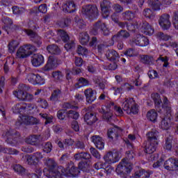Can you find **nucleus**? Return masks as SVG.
<instances>
[{"instance_id": "obj_21", "label": "nucleus", "mask_w": 178, "mask_h": 178, "mask_svg": "<svg viewBox=\"0 0 178 178\" xmlns=\"http://www.w3.org/2000/svg\"><path fill=\"white\" fill-rule=\"evenodd\" d=\"M63 10L65 13H73L76 11L74 1L69 0L63 4Z\"/></svg>"}, {"instance_id": "obj_4", "label": "nucleus", "mask_w": 178, "mask_h": 178, "mask_svg": "<svg viewBox=\"0 0 178 178\" xmlns=\"http://www.w3.org/2000/svg\"><path fill=\"white\" fill-rule=\"evenodd\" d=\"M131 169H133V164L127 161L126 159H123L117 166L115 172L119 176H122L130 173Z\"/></svg>"}, {"instance_id": "obj_23", "label": "nucleus", "mask_w": 178, "mask_h": 178, "mask_svg": "<svg viewBox=\"0 0 178 178\" xmlns=\"http://www.w3.org/2000/svg\"><path fill=\"white\" fill-rule=\"evenodd\" d=\"M105 56H106L107 59L111 62H115L120 58L119 53L116 51L115 49H108L106 51Z\"/></svg>"}, {"instance_id": "obj_60", "label": "nucleus", "mask_w": 178, "mask_h": 178, "mask_svg": "<svg viewBox=\"0 0 178 178\" xmlns=\"http://www.w3.org/2000/svg\"><path fill=\"white\" fill-rule=\"evenodd\" d=\"M43 151L46 154H49L52 151V143L51 142L46 143L43 146Z\"/></svg>"}, {"instance_id": "obj_3", "label": "nucleus", "mask_w": 178, "mask_h": 178, "mask_svg": "<svg viewBox=\"0 0 178 178\" xmlns=\"http://www.w3.org/2000/svg\"><path fill=\"white\" fill-rule=\"evenodd\" d=\"M19 134L15 129H10L3 134V137L5 138L6 142L12 147L17 144V138H19Z\"/></svg>"}, {"instance_id": "obj_24", "label": "nucleus", "mask_w": 178, "mask_h": 178, "mask_svg": "<svg viewBox=\"0 0 178 178\" xmlns=\"http://www.w3.org/2000/svg\"><path fill=\"white\" fill-rule=\"evenodd\" d=\"M98 120V118H97V115L94 113H86L84 115V121L89 126H92L95 122Z\"/></svg>"}, {"instance_id": "obj_30", "label": "nucleus", "mask_w": 178, "mask_h": 178, "mask_svg": "<svg viewBox=\"0 0 178 178\" xmlns=\"http://www.w3.org/2000/svg\"><path fill=\"white\" fill-rule=\"evenodd\" d=\"M76 80L77 83L74 85L76 89L81 88L82 87H88V86H90V81L84 77H80Z\"/></svg>"}, {"instance_id": "obj_27", "label": "nucleus", "mask_w": 178, "mask_h": 178, "mask_svg": "<svg viewBox=\"0 0 178 178\" xmlns=\"http://www.w3.org/2000/svg\"><path fill=\"white\" fill-rule=\"evenodd\" d=\"M92 141L94 143L95 147L98 148V149H104L105 147V143L99 136H92Z\"/></svg>"}, {"instance_id": "obj_37", "label": "nucleus", "mask_w": 178, "mask_h": 178, "mask_svg": "<svg viewBox=\"0 0 178 178\" xmlns=\"http://www.w3.org/2000/svg\"><path fill=\"white\" fill-rule=\"evenodd\" d=\"M147 118L148 120H150V122H154V123H155L158 119V113H156L155 109H151L147 113Z\"/></svg>"}, {"instance_id": "obj_49", "label": "nucleus", "mask_w": 178, "mask_h": 178, "mask_svg": "<svg viewBox=\"0 0 178 178\" xmlns=\"http://www.w3.org/2000/svg\"><path fill=\"white\" fill-rule=\"evenodd\" d=\"M116 131V129H109L107 132V136L111 141H113V138H118L119 137V135L117 133H115Z\"/></svg>"}, {"instance_id": "obj_1", "label": "nucleus", "mask_w": 178, "mask_h": 178, "mask_svg": "<svg viewBox=\"0 0 178 178\" xmlns=\"http://www.w3.org/2000/svg\"><path fill=\"white\" fill-rule=\"evenodd\" d=\"M45 165L48 168L49 172L45 173V170L43 172L48 178H60L62 175L68 177H76V176L80 175V170L74 166L73 161H70L66 168L62 167V165L58 166L56 162L51 159L46 161Z\"/></svg>"}, {"instance_id": "obj_39", "label": "nucleus", "mask_w": 178, "mask_h": 178, "mask_svg": "<svg viewBox=\"0 0 178 178\" xmlns=\"http://www.w3.org/2000/svg\"><path fill=\"white\" fill-rule=\"evenodd\" d=\"M152 99L154 102V105L156 108H159L162 106V99H161V96L158 93H152Z\"/></svg>"}, {"instance_id": "obj_8", "label": "nucleus", "mask_w": 178, "mask_h": 178, "mask_svg": "<svg viewBox=\"0 0 178 178\" xmlns=\"http://www.w3.org/2000/svg\"><path fill=\"white\" fill-rule=\"evenodd\" d=\"M26 163L28 165L36 166L38 164V162L42 159V154L40 152H35L31 155L25 156Z\"/></svg>"}, {"instance_id": "obj_50", "label": "nucleus", "mask_w": 178, "mask_h": 178, "mask_svg": "<svg viewBox=\"0 0 178 178\" xmlns=\"http://www.w3.org/2000/svg\"><path fill=\"white\" fill-rule=\"evenodd\" d=\"M13 169L15 172L18 173V175H21L22 176L26 173V169H24V168H23V166H22L20 164L14 165Z\"/></svg>"}, {"instance_id": "obj_35", "label": "nucleus", "mask_w": 178, "mask_h": 178, "mask_svg": "<svg viewBox=\"0 0 178 178\" xmlns=\"http://www.w3.org/2000/svg\"><path fill=\"white\" fill-rule=\"evenodd\" d=\"M16 55L18 58H22V59L29 56V54L27 51L26 49L24 47V45L18 49Z\"/></svg>"}, {"instance_id": "obj_52", "label": "nucleus", "mask_w": 178, "mask_h": 178, "mask_svg": "<svg viewBox=\"0 0 178 178\" xmlns=\"http://www.w3.org/2000/svg\"><path fill=\"white\" fill-rule=\"evenodd\" d=\"M13 15H22L26 12V9L23 7H18L17 6H14L12 8Z\"/></svg>"}, {"instance_id": "obj_28", "label": "nucleus", "mask_w": 178, "mask_h": 178, "mask_svg": "<svg viewBox=\"0 0 178 178\" xmlns=\"http://www.w3.org/2000/svg\"><path fill=\"white\" fill-rule=\"evenodd\" d=\"M140 62L141 63H143V65H147L148 66H151V65L155 64V60L154 59V57L149 55H141Z\"/></svg>"}, {"instance_id": "obj_13", "label": "nucleus", "mask_w": 178, "mask_h": 178, "mask_svg": "<svg viewBox=\"0 0 178 178\" xmlns=\"http://www.w3.org/2000/svg\"><path fill=\"white\" fill-rule=\"evenodd\" d=\"M24 33L29 36V38L34 44L37 45V47H41V44H42V41H41V37L37 34V33L34 32L31 29H24Z\"/></svg>"}, {"instance_id": "obj_2", "label": "nucleus", "mask_w": 178, "mask_h": 178, "mask_svg": "<svg viewBox=\"0 0 178 178\" xmlns=\"http://www.w3.org/2000/svg\"><path fill=\"white\" fill-rule=\"evenodd\" d=\"M162 108L165 111L166 117H165L161 122V127L163 130H169L172 126V106L168 99V97H164L162 104Z\"/></svg>"}, {"instance_id": "obj_43", "label": "nucleus", "mask_w": 178, "mask_h": 178, "mask_svg": "<svg viewBox=\"0 0 178 178\" xmlns=\"http://www.w3.org/2000/svg\"><path fill=\"white\" fill-rule=\"evenodd\" d=\"M58 37H60L61 38V40L63 41V42H67L70 40V37L69 35L67 34V33H66V31L60 29L58 31Z\"/></svg>"}, {"instance_id": "obj_20", "label": "nucleus", "mask_w": 178, "mask_h": 178, "mask_svg": "<svg viewBox=\"0 0 178 178\" xmlns=\"http://www.w3.org/2000/svg\"><path fill=\"white\" fill-rule=\"evenodd\" d=\"M84 95L86 98V102L88 104H92V102L97 99V94L91 88L85 90Z\"/></svg>"}, {"instance_id": "obj_22", "label": "nucleus", "mask_w": 178, "mask_h": 178, "mask_svg": "<svg viewBox=\"0 0 178 178\" xmlns=\"http://www.w3.org/2000/svg\"><path fill=\"white\" fill-rule=\"evenodd\" d=\"M31 63L35 67H38L44 64V56L40 54H35L31 57Z\"/></svg>"}, {"instance_id": "obj_46", "label": "nucleus", "mask_w": 178, "mask_h": 178, "mask_svg": "<svg viewBox=\"0 0 178 178\" xmlns=\"http://www.w3.org/2000/svg\"><path fill=\"white\" fill-rule=\"evenodd\" d=\"M136 140V136L133 134H129L128 136V139L125 140V144H127V147L129 149H133L134 148V146L131 144V141H134Z\"/></svg>"}, {"instance_id": "obj_10", "label": "nucleus", "mask_w": 178, "mask_h": 178, "mask_svg": "<svg viewBox=\"0 0 178 178\" xmlns=\"http://www.w3.org/2000/svg\"><path fill=\"white\" fill-rule=\"evenodd\" d=\"M130 37V33L126 30H120L115 35L111 37V45L115 44V41H120L123 40H127Z\"/></svg>"}, {"instance_id": "obj_5", "label": "nucleus", "mask_w": 178, "mask_h": 178, "mask_svg": "<svg viewBox=\"0 0 178 178\" xmlns=\"http://www.w3.org/2000/svg\"><path fill=\"white\" fill-rule=\"evenodd\" d=\"M100 30L102 31V34L103 35H109L111 32L109 31V29L106 26V24L102 20H98L94 25L93 29L92 30V34L97 35L98 34V31Z\"/></svg>"}, {"instance_id": "obj_55", "label": "nucleus", "mask_w": 178, "mask_h": 178, "mask_svg": "<svg viewBox=\"0 0 178 178\" xmlns=\"http://www.w3.org/2000/svg\"><path fill=\"white\" fill-rule=\"evenodd\" d=\"M173 140V138L172 136L167 137L165 139V143L164 145L165 149H168V151H170L172 149V141Z\"/></svg>"}, {"instance_id": "obj_62", "label": "nucleus", "mask_w": 178, "mask_h": 178, "mask_svg": "<svg viewBox=\"0 0 178 178\" xmlns=\"http://www.w3.org/2000/svg\"><path fill=\"white\" fill-rule=\"evenodd\" d=\"M77 54L79 55H87L88 50L86 47L79 45L78 46Z\"/></svg>"}, {"instance_id": "obj_63", "label": "nucleus", "mask_w": 178, "mask_h": 178, "mask_svg": "<svg viewBox=\"0 0 178 178\" xmlns=\"http://www.w3.org/2000/svg\"><path fill=\"white\" fill-rule=\"evenodd\" d=\"M76 47V43H74V41L70 40L67 42V44H65V48L67 51H69L70 49H73Z\"/></svg>"}, {"instance_id": "obj_61", "label": "nucleus", "mask_w": 178, "mask_h": 178, "mask_svg": "<svg viewBox=\"0 0 178 178\" xmlns=\"http://www.w3.org/2000/svg\"><path fill=\"white\" fill-rule=\"evenodd\" d=\"M157 36L159 37V40H161L162 41H169V40H170V36L162 32L158 33Z\"/></svg>"}, {"instance_id": "obj_45", "label": "nucleus", "mask_w": 178, "mask_h": 178, "mask_svg": "<svg viewBox=\"0 0 178 178\" xmlns=\"http://www.w3.org/2000/svg\"><path fill=\"white\" fill-rule=\"evenodd\" d=\"M51 76L56 81H63V73L59 70L53 72Z\"/></svg>"}, {"instance_id": "obj_53", "label": "nucleus", "mask_w": 178, "mask_h": 178, "mask_svg": "<svg viewBox=\"0 0 178 178\" xmlns=\"http://www.w3.org/2000/svg\"><path fill=\"white\" fill-rule=\"evenodd\" d=\"M66 115H67V118H70L71 119H74L76 120V119H79V116H80V114L77 111H68L66 113Z\"/></svg>"}, {"instance_id": "obj_58", "label": "nucleus", "mask_w": 178, "mask_h": 178, "mask_svg": "<svg viewBox=\"0 0 178 178\" xmlns=\"http://www.w3.org/2000/svg\"><path fill=\"white\" fill-rule=\"evenodd\" d=\"M36 79H37V74H35L31 73L27 75V80L31 84L35 85Z\"/></svg>"}, {"instance_id": "obj_12", "label": "nucleus", "mask_w": 178, "mask_h": 178, "mask_svg": "<svg viewBox=\"0 0 178 178\" xmlns=\"http://www.w3.org/2000/svg\"><path fill=\"white\" fill-rule=\"evenodd\" d=\"M100 8L102 9V16L104 19L109 17L111 10H112V3L108 0H104L100 3Z\"/></svg>"}, {"instance_id": "obj_19", "label": "nucleus", "mask_w": 178, "mask_h": 178, "mask_svg": "<svg viewBox=\"0 0 178 178\" xmlns=\"http://www.w3.org/2000/svg\"><path fill=\"white\" fill-rule=\"evenodd\" d=\"M138 29L142 33H144V34H147V35H152V33H154V29H152V26H151L147 22L140 23Z\"/></svg>"}, {"instance_id": "obj_54", "label": "nucleus", "mask_w": 178, "mask_h": 178, "mask_svg": "<svg viewBox=\"0 0 178 178\" xmlns=\"http://www.w3.org/2000/svg\"><path fill=\"white\" fill-rule=\"evenodd\" d=\"M13 95L20 99L21 101H24V98H26V92H22L21 90H15L13 91Z\"/></svg>"}, {"instance_id": "obj_7", "label": "nucleus", "mask_w": 178, "mask_h": 178, "mask_svg": "<svg viewBox=\"0 0 178 178\" xmlns=\"http://www.w3.org/2000/svg\"><path fill=\"white\" fill-rule=\"evenodd\" d=\"M132 45H137L138 47H147L149 44L148 38L141 34L136 35L131 40Z\"/></svg>"}, {"instance_id": "obj_56", "label": "nucleus", "mask_w": 178, "mask_h": 178, "mask_svg": "<svg viewBox=\"0 0 178 178\" xmlns=\"http://www.w3.org/2000/svg\"><path fill=\"white\" fill-rule=\"evenodd\" d=\"M24 48L26 49V51L28 52V54H29V56L30 55L33 54V52H35V51H37V47H35L34 45L33 44H25L24 45Z\"/></svg>"}, {"instance_id": "obj_64", "label": "nucleus", "mask_w": 178, "mask_h": 178, "mask_svg": "<svg viewBox=\"0 0 178 178\" xmlns=\"http://www.w3.org/2000/svg\"><path fill=\"white\" fill-rule=\"evenodd\" d=\"M149 79H158L159 77V75L158 74V72L154 70H151L147 73Z\"/></svg>"}, {"instance_id": "obj_44", "label": "nucleus", "mask_w": 178, "mask_h": 178, "mask_svg": "<svg viewBox=\"0 0 178 178\" xmlns=\"http://www.w3.org/2000/svg\"><path fill=\"white\" fill-rule=\"evenodd\" d=\"M58 37H60L61 38V40L63 41V42H67L70 40V37L69 35L67 34V33H66V31L60 29L58 31Z\"/></svg>"}, {"instance_id": "obj_14", "label": "nucleus", "mask_w": 178, "mask_h": 178, "mask_svg": "<svg viewBox=\"0 0 178 178\" xmlns=\"http://www.w3.org/2000/svg\"><path fill=\"white\" fill-rule=\"evenodd\" d=\"M165 169L167 170H178V159L170 158L163 165Z\"/></svg>"}, {"instance_id": "obj_59", "label": "nucleus", "mask_w": 178, "mask_h": 178, "mask_svg": "<svg viewBox=\"0 0 178 178\" xmlns=\"http://www.w3.org/2000/svg\"><path fill=\"white\" fill-rule=\"evenodd\" d=\"M90 152L94 156V158H96V159H101V154H99V152L97 150V149L94 147L90 148Z\"/></svg>"}, {"instance_id": "obj_51", "label": "nucleus", "mask_w": 178, "mask_h": 178, "mask_svg": "<svg viewBox=\"0 0 178 178\" xmlns=\"http://www.w3.org/2000/svg\"><path fill=\"white\" fill-rule=\"evenodd\" d=\"M71 23L72 20L70 19L63 18L59 21L58 25L60 26V27L65 28L69 26Z\"/></svg>"}, {"instance_id": "obj_15", "label": "nucleus", "mask_w": 178, "mask_h": 178, "mask_svg": "<svg viewBox=\"0 0 178 178\" xmlns=\"http://www.w3.org/2000/svg\"><path fill=\"white\" fill-rule=\"evenodd\" d=\"M169 19H170V15L168 14H163L160 17L159 23L163 30H168V29H170L172 24Z\"/></svg>"}, {"instance_id": "obj_42", "label": "nucleus", "mask_w": 178, "mask_h": 178, "mask_svg": "<svg viewBox=\"0 0 178 178\" xmlns=\"http://www.w3.org/2000/svg\"><path fill=\"white\" fill-rule=\"evenodd\" d=\"M58 37H60L61 38V40L63 41V42H67L70 40V37L69 35L67 34V33H66V31L60 29L58 31Z\"/></svg>"}, {"instance_id": "obj_47", "label": "nucleus", "mask_w": 178, "mask_h": 178, "mask_svg": "<svg viewBox=\"0 0 178 178\" xmlns=\"http://www.w3.org/2000/svg\"><path fill=\"white\" fill-rule=\"evenodd\" d=\"M79 169L82 170V172H85V173H88L90 172V165L86 162H81L78 165Z\"/></svg>"}, {"instance_id": "obj_40", "label": "nucleus", "mask_w": 178, "mask_h": 178, "mask_svg": "<svg viewBox=\"0 0 178 178\" xmlns=\"http://www.w3.org/2000/svg\"><path fill=\"white\" fill-rule=\"evenodd\" d=\"M19 47V42L17 40H12L8 43V51L10 54H13L16 51V49Z\"/></svg>"}, {"instance_id": "obj_29", "label": "nucleus", "mask_w": 178, "mask_h": 178, "mask_svg": "<svg viewBox=\"0 0 178 178\" xmlns=\"http://www.w3.org/2000/svg\"><path fill=\"white\" fill-rule=\"evenodd\" d=\"M159 132L156 129H152L147 134V141L152 143H158Z\"/></svg>"}, {"instance_id": "obj_33", "label": "nucleus", "mask_w": 178, "mask_h": 178, "mask_svg": "<svg viewBox=\"0 0 178 178\" xmlns=\"http://www.w3.org/2000/svg\"><path fill=\"white\" fill-rule=\"evenodd\" d=\"M151 174L145 170L136 171L134 175V178H149Z\"/></svg>"}, {"instance_id": "obj_34", "label": "nucleus", "mask_w": 178, "mask_h": 178, "mask_svg": "<svg viewBox=\"0 0 178 178\" xmlns=\"http://www.w3.org/2000/svg\"><path fill=\"white\" fill-rule=\"evenodd\" d=\"M25 108H26V103L22 102V103H18L15 104L12 109H13V113H20L22 112H24Z\"/></svg>"}, {"instance_id": "obj_48", "label": "nucleus", "mask_w": 178, "mask_h": 178, "mask_svg": "<svg viewBox=\"0 0 178 178\" xmlns=\"http://www.w3.org/2000/svg\"><path fill=\"white\" fill-rule=\"evenodd\" d=\"M100 113H102L104 119L105 120H111L112 119V116H113V114L112 112L106 111H105V108L104 107L102 108V109L99 111Z\"/></svg>"}, {"instance_id": "obj_9", "label": "nucleus", "mask_w": 178, "mask_h": 178, "mask_svg": "<svg viewBox=\"0 0 178 178\" xmlns=\"http://www.w3.org/2000/svg\"><path fill=\"white\" fill-rule=\"evenodd\" d=\"M25 143L34 147H40L42 145V138L40 135H30L25 138Z\"/></svg>"}, {"instance_id": "obj_26", "label": "nucleus", "mask_w": 178, "mask_h": 178, "mask_svg": "<svg viewBox=\"0 0 178 178\" xmlns=\"http://www.w3.org/2000/svg\"><path fill=\"white\" fill-rule=\"evenodd\" d=\"M132 105H136V101H134V99L131 97L125 98L122 102V108L123 111H125L127 113Z\"/></svg>"}, {"instance_id": "obj_18", "label": "nucleus", "mask_w": 178, "mask_h": 178, "mask_svg": "<svg viewBox=\"0 0 178 178\" xmlns=\"http://www.w3.org/2000/svg\"><path fill=\"white\" fill-rule=\"evenodd\" d=\"M19 119L22 120L21 123H24V124L29 126L38 124L40 123V120L33 116L22 115V117H19Z\"/></svg>"}, {"instance_id": "obj_6", "label": "nucleus", "mask_w": 178, "mask_h": 178, "mask_svg": "<svg viewBox=\"0 0 178 178\" xmlns=\"http://www.w3.org/2000/svg\"><path fill=\"white\" fill-rule=\"evenodd\" d=\"M82 13L88 17H97L99 15L98 7L95 5H88L82 8Z\"/></svg>"}, {"instance_id": "obj_31", "label": "nucleus", "mask_w": 178, "mask_h": 178, "mask_svg": "<svg viewBox=\"0 0 178 178\" xmlns=\"http://www.w3.org/2000/svg\"><path fill=\"white\" fill-rule=\"evenodd\" d=\"M60 98H62V90L56 89L51 93L50 101H52V102H57Z\"/></svg>"}, {"instance_id": "obj_57", "label": "nucleus", "mask_w": 178, "mask_h": 178, "mask_svg": "<svg viewBox=\"0 0 178 178\" xmlns=\"http://www.w3.org/2000/svg\"><path fill=\"white\" fill-rule=\"evenodd\" d=\"M172 23L175 29L178 30V10L173 13Z\"/></svg>"}, {"instance_id": "obj_11", "label": "nucleus", "mask_w": 178, "mask_h": 178, "mask_svg": "<svg viewBox=\"0 0 178 178\" xmlns=\"http://www.w3.org/2000/svg\"><path fill=\"white\" fill-rule=\"evenodd\" d=\"M2 22L4 24L3 29L7 32V34H9V31H12V30H19V26L13 25V20L12 19L4 17L2 18Z\"/></svg>"}, {"instance_id": "obj_38", "label": "nucleus", "mask_w": 178, "mask_h": 178, "mask_svg": "<svg viewBox=\"0 0 178 178\" xmlns=\"http://www.w3.org/2000/svg\"><path fill=\"white\" fill-rule=\"evenodd\" d=\"M79 41L82 45H87L90 41V36L87 32H82L79 35Z\"/></svg>"}, {"instance_id": "obj_41", "label": "nucleus", "mask_w": 178, "mask_h": 178, "mask_svg": "<svg viewBox=\"0 0 178 178\" xmlns=\"http://www.w3.org/2000/svg\"><path fill=\"white\" fill-rule=\"evenodd\" d=\"M74 21L79 29H81V30H83V29H86V26L87 25L86 24V22H84L83 19L80 18L79 16H76L74 18Z\"/></svg>"}, {"instance_id": "obj_17", "label": "nucleus", "mask_w": 178, "mask_h": 178, "mask_svg": "<svg viewBox=\"0 0 178 178\" xmlns=\"http://www.w3.org/2000/svg\"><path fill=\"white\" fill-rule=\"evenodd\" d=\"M58 66V59L54 56H50L48 58V60L43 67L44 72H49V70H52Z\"/></svg>"}, {"instance_id": "obj_32", "label": "nucleus", "mask_w": 178, "mask_h": 178, "mask_svg": "<svg viewBox=\"0 0 178 178\" xmlns=\"http://www.w3.org/2000/svg\"><path fill=\"white\" fill-rule=\"evenodd\" d=\"M121 16L124 20H127V22H130V20H133L134 17H136V13L131 10H127L123 12L121 14Z\"/></svg>"}, {"instance_id": "obj_25", "label": "nucleus", "mask_w": 178, "mask_h": 178, "mask_svg": "<svg viewBox=\"0 0 178 178\" xmlns=\"http://www.w3.org/2000/svg\"><path fill=\"white\" fill-rule=\"evenodd\" d=\"M158 143L147 141L145 143V152L146 154H154L156 151Z\"/></svg>"}, {"instance_id": "obj_16", "label": "nucleus", "mask_w": 178, "mask_h": 178, "mask_svg": "<svg viewBox=\"0 0 178 178\" xmlns=\"http://www.w3.org/2000/svg\"><path fill=\"white\" fill-rule=\"evenodd\" d=\"M104 159L106 163H116V162H119V154L118 152H108L104 156Z\"/></svg>"}, {"instance_id": "obj_36", "label": "nucleus", "mask_w": 178, "mask_h": 178, "mask_svg": "<svg viewBox=\"0 0 178 178\" xmlns=\"http://www.w3.org/2000/svg\"><path fill=\"white\" fill-rule=\"evenodd\" d=\"M47 50L52 55H59L60 54V49L56 44H50L47 47Z\"/></svg>"}]
</instances>
